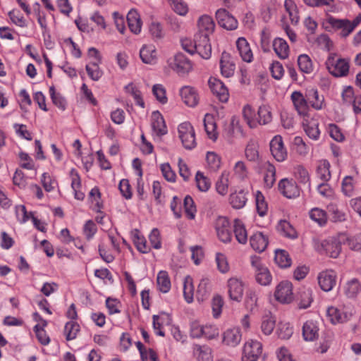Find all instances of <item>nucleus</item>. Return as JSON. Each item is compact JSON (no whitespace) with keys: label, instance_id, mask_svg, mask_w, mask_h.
<instances>
[{"label":"nucleus","instance_id":"1","mask_svg":"<svg viewBox=\"0 0 361 361\" xmlns=\"http://www.w3.org/2000/svg\"><path fill=\"white\" fill-rule=\"evenodd\" d=\"M209 36L202 32H197L195 35L194 46L192 48L188 47V41H185L183 42V49L190 54L195 51L202 58L208 59L212 54V46Z\"/></svg>","mask_w":361,"mask_h":361},{"label":"nucleus","instance_id":"2","mask_svg":"<svg viewBox=\"0 0 361 361\" xmlns=\"http://www.w3.org/2000/svg\"><path fill=\"white\" fill-rule=\"evenodd\" d=\"M329 72L335 77H343L349 72V61L345 59L338 58L336 54H331L326 61Z\"/></svg>","mask_w":361,"mask_h":361},{"label":"nucleus","instance_id":"3","mask_svg":"<svg viewBox=\"0 0 361 361\" xmlns=\"http://www.w3.org/2000/svg\"><path fill=\"white\" fill-rule=\"evenodd\" d=\"M315 250L321 255L336 258L341 250V240L335 238H329L324 240L314 242Z\"/></svg>","mask_w":361,"mask_h":361},{"label":"nucleus","instance_id":"4","mask_svg":"<svg viewBox=\"0 0 361 361\" xmlns=\"http://www.w3.org/2000/svg\"><path fill=\"white\" fill-rule=\"evenodd\" d=\"M251 265L255 271L256 281L262 286H268L272 280L268 268L262 263L261 258L253 255L250 257Z\"/></svg>","mask_w":361,"mask_h":361},{"label":"nucleus","instance_id":"5","mask_svg":"<svg viewBox=\"0 0 361 361\" xmlns=\"http://www.w3.org/2000/svg\"><path fill=\"white\" fill-rule=\"evenodd\" d=\"M326 23L328 25L326 29L328 30H332L335 32H339V36L342 38H346L352 32L350 27V20L347 18L339 19L332 16H329L326 19Z\"/></svg>","mask_w":361,"mask_h":361},{"label":"nucleus","instance_id":"6","mask_svg":"<svg viewBox=\"0 0 361 361\" xmlns=\"http://www.w3.org/2000/svg\"><path fill=\"white\" fill-rule=\"evenodd\" d=\"M178 132L183 145L185 149H191L196 146L195 133L190 123L184 122L180 123L178 127Z\"/></svg>","mask_w":361,"mask_h":361},{"label":"nucleus","instance_id":"7","mask_svg":"<svg viewBox=\"0 0 361 361\" xmlns=\"http://www.w3.org/2000/svg\"><path fill=\"white\" fill-rule=\"evenodd\" d=\"M262 345L257 341H247L243 347L242 360L257 361L262 353Z\"/></svg>","mask_w":361,"mask_h":361},{"label":"nucleus","instance_id":"8","mask_svg":"<svg viewBox=\"0 0 361 361\" xmlns=\"http://www.w3.org/2000/svg\"><path fill=\"white\" fill-rule=\"evenodd\" d=\"M169 66L178 75L188 73L192 69L190 60L182 53L176 54L169 61Z\"/></svg>","mask_w":361,"mask_h":361},{"label":"nucleus","instance_id":"9","mask_svg":"<svg viewBox=\"0 0 361 361\" xmlns=\"http://www.w3.org/2000/svg\"><path fill=\"white\" fill-rule=\"evenodd\" d=\"M215 228L217 236L221 241L225 243L231 242L232 232L229 221L227 218L219 217L216 221Z\"/></svg>","mask_w":361,"mask_h":361},{"label":"nucleus","instance_id":"10","mask_svg":"<svg viewBox=\"0 0 361 361\" xmlns=\"http://www.w3.org/2000/svg\"><path fill=\"white\" fill-rule=\"evenodd\" d=\"M216 18L219 26L227 30H234L238 27V20L224 8L216 11Z\"/></svg>","mask_w":361,"mask_h":361},{"label":"nucleus","instance_id":"11","mask_svg":"<svg viewBox=\"0 0 361 361\" xmlns=\"http://www.w3.org/2000/svg\"><path fill=\"white\" fill-rule=\"evenodd\" d=\"M274 296L281 303H290L293 299L292 283L289 281H281L276 288Z\"/></svg>","mask_w":361,"mask_h":361},{"label":"nucleus","instance_id":"12","mask_svg":"<svg viewBox=\"0 0 361 361\" xmlns=\"http://www.w3.org/2000/svg\"><path fill=\"white\" fill-rule=\"evenodd\" d=\"M270 151L277 161H283L287 158V151L284 147L282 137L276 135L270 142Z\"/></svg>","mask_w":361,"mask_h":361},{"label":"nucleus","instance_id":"13","mask_svg":"<svg viewBox=\"0 0 361 361\" xmlns=\"http://www.w3.org/2000/svg\"><path fill=\"white\" fill-rule=\"evenodd\" d=\"M210 89L221 102H226L229 97L228 90L226 85L219 79L211 78L209 80Z\"/></svg>","mask_w":361,"mask_h":361},{"label":"nucleus","instance_id":"14","mask_svg":"<svg viewBox=\"0 0 361 361\" xmlns=\"http://www.w3.org/2000/svg\"><path fill=\"white\" fill-rule=\"evenodd\" d=\"M336 273L333 270L322 271L317 277L320 288L324 291H330L336 285Z\"/></svg>","mask_w":361,"mask_h":361},{"label":"nucleus","instance_id":"15","mask_svg":"<svg viewBox=\"0 0 361 361\" xmlns=\"http://www.w3.org/2000/svg\"><path fill=\"white\" fill-rule=\"evenodd\" d=\"M227 286L230 298L234 301H240L244 291L243 282L236 278H231L228 281Z\"/></svg>","mask_w":361,"mask_h":361},{"label":"nucleus","instance_id":"16","mask_svg":"<svg viewBox=\"0 0 361 361\" xmlns=\"http://www.w3.org/2000/svg\"><path fill=\"white\" fill-rule=\"evenodd\" d=\"M291 101L295 110L300 115L305 116L309 110L308 100L304 97L301 92L294 91L290 95Z\"/></svg>","mask_w":361,"mask_h":361},{"label":"nucleus","instance_id":"17","mask_svg":"<svg viewBox=\"0 0 361 361\" xmlns=\"http://www.w3.org/2000/svg\"><path fill=\"white\" fill-rule=\"evenodd\" d=\"M279 190L288 198L295 197L300 195V190L295 182L287 178L280 180L279 183Z\"/></svg>","mask_w":361,"mask_h":361},{"label":"nucleus","instance_id":"18","mask_svg":"<svg viewBox=\"0 0 361 361\" xmlns=\"http://www.w3.org/2000/svg\"><path fill=\"white\" fill-rule=\"evenodd\" d=\"M152 128L153 133L157 136H162L167 133V127L164 117L159 111H153L152 114Z\"/></svg>","mask_w":361,"mask_h":361},{"label":"nucleus","instance_id":"19","mask_svg":"<svg viewBox=\"0 0 361 361\" xmlns=\"http://www.w3.org/2000/svg\"><path fill=\"white\" fill-rule=\"evenodd\" d=\"M180 95L183 102L188 106L194 107L199 102L197 91L190 86H184L180 90Z\"/></svg>","mask_w":361,"mask_h":361},{"label":"nucleus","instance_id":"20","mask_svg":"<svg viewBox=\"0 0 361 361\" xmlns=\"http://www.w3.org/2000/svg\"><path fill=\"white\" fill-rule=\"evenodd\" d=\"M220 68L222 75L226 78H230L234 74L235 65L232 61L230 54L226 51L221 54Z\"/></svg>","mask_w":361,"mask_h":361},{"label":"nucleus","instance_id":"21","mask_svg":"<svg viewBox=\"0 0 361 361\" xmlns=\"http://www.w3.org/2000/svg\"><path fill=\"white\" fill-rule=\"evenodd\" d=\"M302 336L306 341H314L319 338V327L317 322L308 320L302 326Z\"/></svg>","mask_w":361,"mask_h":361},{"label":"nucleus","instance_id":"22","mask_svg":"<svg viewBox=\"0 0 361 361\" xmlns=\"http://www.w3.org/2000/svg\"><path fill=\"white\" fill-rule=\"evenodd\" d=\"M268 238L262 232H257L250 238V244L252 249L257 252H262L268 245Z\"/></svg>","mask_w":361,"mask_h":361},{"label":"nucleus","instance_id":"23","mask_svg":"<svg viewBox=\"0 0 361 361\" xmlns=\"http://www.w3.org/2000/svg\"><path fill=\"white\" fill-rule=\"evenodd\" d=\"M142 61L147 64H154L157 62V49L153 44H145L140 50Z\"/></svg>","mask_w":361,"mask_h":361},{"label":"nucleus","instance_id":"24","mask_svg":"<svg viewBox=\"0 0 361 361\" xmlns=\"http://www.w3.org/2000/svg\"><path fill=\"white\" fill-rule=\"evenodd\" d=\"M242 339L240 330L238 328L227 329L223 334V342L227 345L235 347Z\"/></svg>","mask_w":361,"mask_h":361},{"label":"nucleus","instance_id":"25","mask_svg":"<svg viewBox=\"0 0 361 361\" xmlns=\"http://www.w3.org/2000/svg\"><path fill=\"white\" fill-rule=\"evenodd\" d=\"M192 353L197 361H212L213 360L212 349L206 345H193Z\"/></svg>","mask_w":361,"mask_h":361},{"label":"nucleus","instance_id":"26","mask_svg":"<svg viewBox=\"0 0 361 361\" xmlns=\"http://www.w3.org/2000/svg\"><path fill=\"white\" fill-rule=\"evenodd\" d=\"M236 46L242 59L245 62H251L253 59V54L245 38L239 37L236 42Z\"/></svg>","mask_w":361,"mask_h":361},{"label":"nucleus","instance_id":"27","mask_svg":"<svg viewBox=\"0 0 361 361\" xmlns=\"http://www.w3.org/2000/svg\"><path fill=\"white\" fill-rule=\"evenodd\" d=\"M204 127L205 132L209 139L216 141L218 138V132L216 130V124L212 115L207 114L204 116Z\"/></svg>","mask_w":361,"mask_h":361},{"label":"nucleus","instance_id":"28","mask_svg":"<svg viewBox=\"0 0 361 361\" xmlns=\"http://www.w3.org/2000/svg\"><path fill=\"white\" fill-rule=\"evenodd\" d=\"M306 97L308 100V104H310L313 109L320 110L323 108L324 98L323 95L319 94L317 90H309L306 94Z\"/></svg>","mask_w":361,"mask_h":361},{"label":"nucleus","instance_id":"29","mask_svg":"<svg viewBox=\"0 0 361 361\" xmlns=\"http://www.w3.org/2000/svg\"><path fill=\"white\" fill-rule=\"evenodd\" d=\"M198 32L204 33V35H209L213 33L215 24L213 19L207 15L201 16L197 22Z\"/></svg>","mask_w":361,"mask_h":361},{"label":"nucleus","instance_id":"30","mask_svg":"<svg viewBox=\"0 0 361 361\" xmlns=\"http://www.w3.org/2000/svg\"><path fill=\"white\" fill-rule=\"evenodd\" d=\"M330 166V163L326 159H322L318 162L316 173L317 177L322 181L328 182L331 179Z\"/></svg>","mask_w":361,"mask_h":361},{"label":"nucleus","instance_id":"31","mask_svg":"<svg viewBox=\"0 0 361 361\" xmlns=\"http://www.w3.org/2000/svg\"><path fill=\"white\" fill-rule=\"evenodd\" d=\"M127 22L129 29L135 34H138L141 30V20L138 13L131 10L127 14Z\"/></svg>","mask_w":361,"mask_h":361},{"label":"nucleus","instance_id":"32","mask_svg":"<svg viewBox=\"0 0 361 361\" xmlns=\"http://www.w3.org/2000/svg\"><path fill=\"white\" fill-rule=\"evenodd\" d=\"M327 314L333 324L343 323L349 319L350 314L337 307H331L327 310Z\"/></svg>","mask_w":361,"mask_h":361},{"label":"nucleus","instance_id":"33","mask_svg":"<svg viewBox=\"0 0 361 361\" xmlns=\"http://www.w3.org/2000/svg\"><path fill=\"white\" fill-rule=\"evenodd\" d=\"M273 48L276 55L281 59H286L289 55V47L282 38H276L273 42Z\"/></svg>","mask_w":361,"mask_h":361},{"label":"nucleus","instance_id":"34","mask_svg":"<svg viewBox=\"0 0 361 361\" xmlns=\"http://www.w3.org/2000/svg\"><path fill=\"white\" fill-rule=\"evenodd\" d=\"M262 167L265 170L264 176V184L267 188H271L276 181V169L269 161H264Z\"/></svg>","mask_w":361,"mask_h":361},{"label":"nucleus","instance_id":"35","mask_svg":"<svg viewBox=\"0 0 361 361\" xmlns=\"http://www.w3.org/2000/svg\"><path fill=\"white\" fill-rule=\"evenodd\" d=\"M361 291V284L357 279L349 280L344 286V293L349 298H354Z\"/></svg>","mask_w":361,"mask_h":361},{"label":"nucleus","instance_id":"36","mask_svg":"<svg viewBox=\"0 0 361 361\" xmlns=\"http://www.w3.org/2000/svg\"><path fill=\"white\" fill-rule=\"evenodd\" d=\"M247 198L244 190L231 193L229 197V202L231 206L236 209H242L246 204Z\"/></svg>","mask_w":361,"mask_h":361},{"label":"nucleus","instance_id":"37","mask_svg":"<svg viewBox=\"0 0 361 361\" xmlns=\"http://www.w3.org/2000/svg\"><path fill=\"white\" fill-rule=\"evenodd\" d=\"M303 126L304 130L310 138L314 140L319 139L320 131L319 130V123L317 121L314 119L306 121V123H303Z\"/></svg>","mask_w":361,"mask_h":361},{"label":"nucleus","instance_id":"38","mask_svg":"<svg viewBox=\"0 0 361 361\" xmlns=\"http://www.w3.org/2000/svg\"><path fill=\"white\" fill-rule=\"evenodd\" d=\"M245 154L246 158L250 161H259L260 158L258 152V145L257 142H255L253 140H250L246 146Z\"/></svg>","mask_w":361,"mask_h":361},{"label":"nucleus","instance_id":"39","mask_svg":"<svg viewBox=\"0 0 361 361\" xmlns=\"http://www.w3.org/2000/svg\"><path fill=\"white\" fill-rule=\"evenodd\" d=\"M312 300V290L310 288H303L300 290L298 306L300 309L309 307Z\"/></svg>","mask_w":361,"mask_h":361},{"label":"nucleus","instance_id":"40","mask_svg":"<svg viewBox=\"0 0 361 361\" xmlns=\"http://www.w3.org/2000/svg\"><path fill=\"white\" fill-rule=\"evenodd\" d=\"M157 283L159 290L164 293H168L171 289V281L169 274L165 271H160L158 273Z\"/></svg>","mask_w":361,"mask_h":361},{"label":"nucleus","instance_id":"41","mask_svg":"<svg viewBox=\"0 0 361 361\" xmlns=\"http://www.w3.org/2000/svg\"><path fill=\"white\" fill-rule=\"evenodd\" d=\"M233 227V232L238 242L240 244H245L247 240V235L243 223L240 220L235 219Z\"/></svg>","mask_w":361,"mask_h":361},{"label":"nucleus","instance_id":"42","mask_svg":"<svg viewBox=\"0 0 361 361\" xmlns=\"http://www.w3.org/2000/svg\"><path fill=\"white\" fill-rule=\"evenodd\" d=\"M310 218L317 223L320 226L326 225L327 222L326 212L318 207L312 208L309 212Z\"/></svg>","mask_w":361,"mask_h":361},{"label":"nucleus","instance_id":"43","mask_svg":"<svg viewBox=\"0 0 361 361\" xmlns=\"http://www.w3.org/2000/svg\"><path fill=\"white\" fill-rule=\"evenodd\" d=\"M276 319L271 314H266L262 319L261 329L265 335H270L275 328Z\"/></svg>","mask_w":361,"mask_h":361},{"label":"nucleus","instance_id":"44","mask_svg":"<svg viewBox=\"0 0 361 361\" xmlns=\"http://www.w3.org/2000/svg\"><path fill=\"white\" fill-rule=\"evenodd\" d=\"M298 65L301 72L310 73L313 71V63L307 54H300L298 58Z\"/></svg>","mask_w":361,"mask_h":361},{"label":"nucleus","instance_id":"45","mask_svg":"<svg viewBox=\"0 0 361 361\" xmlns=\"http://www.w3.org/2000/svg\"><path fill=\"white\" fill-rule=\"evenodd\" d=\"M276 229L278 232L286 237L291 238L296 237V232L295 229L292 227L290 223L286 220H281L276 226Z\"/></svg>","mask_w":361,"mask_h":361},{"label":"nucleus","instance_id":"46","mask_svg":"<svg viewBox=\"0 0 361 361\" xmlns=\"http://www.w3.org/2000/svg\"><path fill=\"white\" fill-rule=\"evenodd\" d=\"M228 176L229 173L226 171H224L216 183V190L217 192L221 195H225L228 192Z\"/></svg>","mask_w":361,"mask_h":361},{"label":"nucleus","instance_id":"47","mask_svg":"<svg viewBox=\"0 0 361 361\" xmlns=\"http://www.w3.org/2000/svg\"><path fill=\"white\" fill-rule=\"evenodd\" d=\"M194 286L192 279L190 276H187L183 281V295L187 302L190 303L193 300Z\"/></svg>","mask_w":361,"mask_h":361},{"label":"nucleus","instance_id":"48","mask_svg":"<svg viewBox=\"0 0 361 361\" xmlns=\"http://www.w3.org/2000/svg\"><path fill=\"white\" fill-rule=\"evenodd\" d=\"M274 260L281 268H287L291 265V259L288 253L283 250L276 251Z\"/></svg>","mask_w":361,"mask_h":361},{"label":"nucleus","instance_id":"49","mask_svg":"<svg viewBox=\"0 0 361 361\" xmlns=\"http://www.w3.org/2000/svg\"><path fill=\"white\" fill-rule=\"evenodd\" d=\"M284 6L289 14L291 23L297 25L299 22V16L297 6L294 1L292 0H286L284 2Z\"/></svg>","mask_w":361,"mask_h":361},{"label":"nucleus","instance_id":"50","mask_svg":"<svg viewBox=\"0 0 361 361\" xmlns=\"http://www.w3.org/2000/svg\"><path fill=\"white\" fill-rule=\"evenodd\" d=\"M133 243L136 246L137 249L142 253H147L150 250V248L147 245L145 238L140 235L139 231L135 229L133 232Z\"/></svg>","mask_w":361,"mask_h":361},{"label":"nucleus","instance_id":"51","mask_svg":"<svg viewBox=\"0 0 361 361\" xmlns=\"http://www.w3.org/2000/svg\"><path fill=\"white\" fill-rule=\"evenodd\" d=\"M206 160L208 168L210 171L216 172L221 167V158L220 157L213 152H208L206 156Z\"/></svg>","mask_w":361,"mask_h":361},{"label":"nucleus","instance_id":"52","mask_svg":"<svg viewBox=\"0 0 361 361\" xmlns=\"http://www.w3.org/2000/svg\"><path fill=\"white\" fill-rule=\"evenodd\" d=\"M258 118L257 119V124L265 125L271 121L272 116L269 106H262L259 108L257 111Z\"/></svg>","mask_w":361,"mask_h":361},{"label":"nucleus","instance_id":"53","mask_svg":"<svg viewBox=\"0 0 361 361\" xmlns=\"http://www.w3.org/2000/svg\"><path fill=\"white\" fill-rule=\"evenodd\" d=\"M79 331L80 326L78 323L73 321L67 322L64 328V334L66 335V340L71 341L75 338Z\"/></svg>","mask_w":361,"mask_h":361},{"label":"nucleus","instance_id":"54","mask_svg":"<svg viewBox=\"0 0 361 361\" xmlns=\"http://www.w3.org/2000/svg\"><path fill=\"white\" fill-rule=\"evenodd\" d=\"M243 116L247 124L251 128H256L257 126V118H255V114L250 105H246L243 109Z\"/></svg>","mask_w":361,"mask_h":361},{"label":"nucleus","instance_id":"55","mask_svg":"<svg viewBox=\"0 0 361 361\" xmlns=\"http://www.w3.org/2000/svg\"><path fill=\"white\" fill-rule=\"evenodd\" d=\"M255 201L257 213L259 216H264L267 212L268 206L263 194L259 190L255 193Z\"/></svg>","mask_w":361,"mask_h":361},{"label":"nucleus","instance_id":"56","mask_svg":"<svg viewBox=\"0 0 361 361\" xmlns=\"http://www.w3.org/2000/svg\"><path fill=\"white\" fill-rule=\"evenodd\" d=\"M294 176L300 183L307 184L308 188L310 187L309 173L303 166H296L294 169Z\"/></svg>","mask_w":361,"mask_h":361},{"label":"nucleus","instance_id":"57","mask_svg":"<svg viewBox=\"0 0 361 361\" xmlns=\"http://www.w3.org/2000/svg\"><path fill=\"white\" fill-rule=\"evenodd\" d=\"M258 295L256 291L250 290L246 293L245 303V307L250 312H253L257 307Z\"/></svg>","mask_w":361,"mask_h":361},{"label":"nucleus","instance_id":"58","mask_svg":"<svg viewBox=\"0 0 361 361\" xmlns=\"http://www.w3.org/2000/svg\"><path fill=\"white\" fill-rule=\"evenodd\" d=\"M49 93L52 102L60 109L65 110L66 104V99L60 93L56 92L54 86L49 87Z\"/></svg>","mask_w":361,"mask_h":361},{"label":"nucleus","instance_id":"59","mask_svg":"<svg viewBox=\"0 0 361 361\" xmlns=\"http://www.w3.org/2000/svg\"><path fill=\"white\" fill-rule=\"evenodd\" d=\"M98 63L99 62H93L86 66V71L88 75L94 81L98 80L102 75V71L100 70Z\"/></svg>","mask_w":361,"mask_h":361},{"label":"nucleus","instance_id":"60","mask_svg":"<svg viewBox=\"0 0 361 361\" xmlns=\"http://www.w3.org/2000/svg\"><path fill=\"white\" fill-rule=\"evenodd\" d=\"M328 209L331 215V221L334 222H341L345 220L346 214L341 211L336 205L330 204L328 207Z\"/></svg>","mask_w":361,"mask_h":361},{"label":"nucleus","instance_id":"61","mask_svg":"<svg viewBox=\"0 0 361 361\" xmlns=\"http://www.w3.org/2000/svg\"><path fill=\"white\" fill-rule=\"evenodd\" d=\"M341 238L343 243H346L351 250L361 251V233L350 238H345L344 235Z\"/></svg>","mask_w":361,"mask_h":361},{"label":"nucleus","instance_id":"62","mask_svg":"<svg viewBox=\"0 0 361 361\" xmlns=\"http://www.w3.org/2000/svg\"><path fill=\"white\" fill-rule=\"evenodd\" d=\"M183 205L186 215L190 219H193L195 216L196 207L192 198L187 195L183 201Z\"/></svg>","mask_w":361,"mask_h":361},{"label":"nucleus","instance_id":"63","mask_svg":"<svg viewBox=\"0 0 361 361\" xmlns=\"http://www.w3.org/2000/svg\"><path fill=\"white\" fill-rule=\"evenodd\" d=\"M195 180L197 186L200 191L206 192L211 186L210 180L200 171H197L196 173Z\"/></svg>","mask_w":361,"mask_h":361},{"label":"nucleus","instance_id":"64","mask_svg":"<svg viewBox=\"0 0 361 361\" xmlns=\"http://www.w3.org/2000/svg\"><path fill=\"white\" fill-rule=\"evenodd\" d=\"M172 9L180 16H185L188 8L187 4L183 0H168Z\"/></svg>","mask_w":361,"mask_h":361}]
</instances>
